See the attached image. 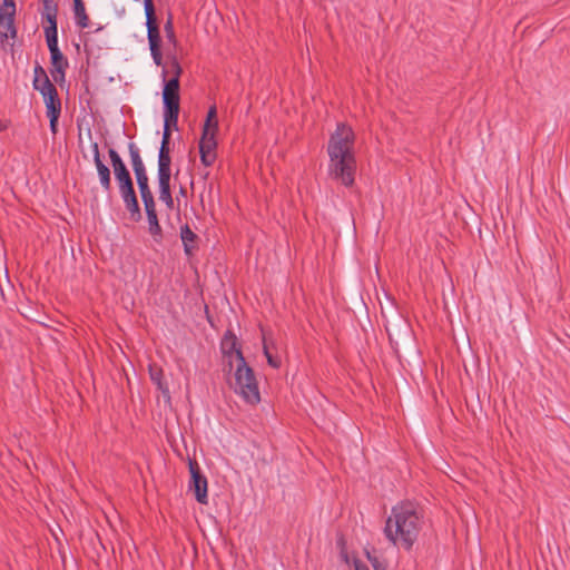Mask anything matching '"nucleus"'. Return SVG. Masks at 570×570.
I'll use <instances>...</instances> for the list:
<instances>
[{
	"mask_svg": "<svg viewBox=\"0 0 570 570\" xmlns=\"http://www.w3.org/2000/svg\"><path fill=\"white\" fill-rule=\"evenodd\" d=\"M423 528V515L411 501L395 504L385 520L383 533L395 548L410 551L417 541Z\"/></svg>",
	"mask_w": 570,
	"mask_h": 570,
	"instance_id": "f257e3e1",
	"label": "nucleus"
},
{
	"mask_svg": "<svg viewBox=\"0 0 570 570\" xmlns=\"http://www.w3.org/2000/svg\"><path fill=\"white\" fill-rule=\"evenodd\" d=\"M355 135L351 127L338 124L327 146L328 173L344 186H352L356 170L354 151Z\"/></svg>",
	"mask_w": 570,
	"mask_h": 570,
	"instance_id": "f03ea898",
	"label": "nucleus"
},
{
	"mask_svg": "<svg viewBox=\"0 0 570 570\" xmlns=\"http://www.w3.org/2000/svg\"><path fill=\"white\" fill-rule=\"evenodd\" d=\"M108 155H109V158H110V161H111V165L114 168V174H115L116 180L118 181L119 191H120L121 198L126 205V208L130 213L132 219L138 220V219H140L141 215H140V208L138 205V200H137V197H136V194L134 190V185H132L130 174H129L124 160L121 159V157L115 149L110 148L108 151Z\"/></svg>",
	"mask_w": 570,
	"mask_h": 570,
	"instance_id": "7ed1b4c3",
	"label": "nucleus"
},
{
	"mask_svg": "<svg viewBox=\"0 0 570 570\" xmlns=\"http://www.w3.org/2000/svg\"><path fill=\"white\" fill-rule=\"evenodd\" d=\"M234 390L248 404L261 402V393L254 371L246 363L243 354H238V364L234 365Z\"/></svg>",
	"mask_w": 570,
	"mask_h": 570,
	"instance_id": "20e7f679",
	"label": "nucleus"
},
{
	"mask_svg": "<svg viewBox=\"0 0 570 570\" xmlns=\"http://www.w3.org/2000/svg\"><path fill=\"white\" fill-rule=\"evenodd\" d=\"M170 71L174 73L173 78L166 80L163 89L164 114H167L169 121H178L179 116V76L181 68L176 59L170 63ZM166 76V72H163Z\"/></svg>",
	"mask_w": 570,
	"mask_h": 570,
	"instance_id": "39448f33",
	"label": "nucleus"
},
{
	"mask_svg": "<svg viewBox=\"0 0 570 570\" xmlns=\"http://www.w3.org/2000/svg\"><path fill=\"white\" fill-rule=\"evenodd\" d=\"M147 38L149 42L150 53L157 66L161 65L163 57L160 52V35L156 23L155 8L153 0H144Z\"/></svg>",
	"mask_w": 570,
	"mask_h": 570,
	"instance_id": "423d86ee",
	"label": "nucleus"
},
{
	"mask_svg": "<svg viewBox=\"0 0 570 570\" xmlns=\"http://www.w3.org/2000/svg\"><path fill=\"white\" fill-rule=\"evenodd\" d=\"M128 150L131 166L136 176L137 185L140 191V196H147L149 194H153L148 185L147 171L144 161L140 157V151L138 147L134 142H130L128 145Z\"/></svg>",
	"mask_w": 570,
	"mask_h": 570,
	"instance_id": "0eeeda50",
	"label": "nucleus"
},
{
	"mask_svg": "<svg viewBox=\"0 0 570 570\" xmlns=\"http://www.w3.org/2000/svg\"><path fill=\"white\" fill-rule=\"evenodd\" d=\"M188 466L191 476L189 482V490L194 492L195 498L199 503L207 504V479L202 474L199 465L196 461L189 460Z\"/></svg>",
	"mask_w": 570,
	"mask_h": 570,
	"instance_id": "6e6552de",
	"label": "nucleus"
},
{
	"mask_svg": "<svg viewBox=\"0 0 570 570\" xmlns=\"http://www.w3.org/2000/svg\"><path fill=\"white\" fill-rule=\"evenodd\" d=\"M216 135H217V132H212V131H203V134H202V138L199 141V154H200V161L206 167L212 166L215 163L216 157H217Z\"/></svg>",
	"mask_w": 570,
	"mask_h": 570,
	"instance_id": "1a4fd4ad",
	"label": "nucleus"
},
{
	"mask_svg": "<svg viewBox=\"0 0 570 570\" xmlns=\"http://www.w3.org/2000/svg\"><path fill=\"white\" fill-rule=\"evenodd\" d=\"M220 348L232 370L234 365L238 364V354H243L236 335L229 331L226 332L222 340Z\"/></svg>",
	"mask_w": 570,
	"mask_h": 570,
	"instance_id": "9d476101",
	"label": "nucleus"
},
{
	"mask_svg": "<svg viewBox=\"0 0 570 570\" xmlns=\"http://www.w3.org/2000/svg\"><path fill=\"white\" fill-rule=\"evenodd\" d=\"M47 20L49 26L45 28V36L48 49L51 52L59 51L58 47V30H57V20H56V8L48 9L47 11Z\"/></svg>",
	"mask_w": 570,
	"mask_h": 570,
	"instance_id": "9b49d317",
	"label": "nucleus"
},
{
	"mask_svg": "<svg viewBox=\"0 0 570 570\" xmlns=\"http://www.w3.org/2000/svg\"><path fill=\"white\" fill-rule=\"evenodd\" d=\"M16 8H2L0 7V36L4 38H14L16 28L13 24Z\"/></svg>",
	"mask_w": 570,
	"mask_h": 570,
	"instance_id": "f8f14e48",
	"label": "nucleus"
},
{
	"mask_svg": "<svg viewBox=\"0 0 570 570\" xmlns=\"http://www.w3.org/2000/svg\"><path fill=\"white\" fill-rule=\"evenodd\" d=\"M50 59H51V66H52V69H51L52 78L55 79V81L63 80L66 69L68 68V60L66 59V57L62 55V52L60 50L56 51V52H51Z\"/></svg>",
	"mask_w": 570,
	"mask_h": 570,
	"instance_id": "ddd939ff",
	"label": "nucleus"
},
{
	"mask_svg": "<svg viewBox=\"0 0 570 570\" xmlns=\"http://www.w3.org/2000/svg\"><path fill=\"white\" fill-rule=\"evenodd\" d=\"M149 376L153 383L157 385V389L161 392L163 396L169 401L170 393L168 385L164 380L163 368L155 364L149 365Z\"/></svg>",
	"mask_w": 570,
	"mask_h": 570,
	"instance_id": "4468645a",
	"label": "nucleus"
},
{
	"mask_svg": "<svg viewBox=\"0 0 570 570\" xmlns=\"http://www.w3.org/2000/svg\"><path fill=\"white\" fill-rule=\"evenodd\" d=\"M159 186V199L165 203L168 209L174 208V199L170 191L171 175L157 176Z\"/></svg>",
	"mask_w": 570,
	"mask_h": 570,
	"instance_id": "2eb2a0df",
	"label": "nucleus"
},
{
	"mask_svg": "<svg viewBox=\"0 0 570 570\" xmlns=\"http://www.w3.org/2000/svg\"><path fill=\"white\" fill-rule=\"evenodd\" d=\"M171 158L169 146L161 145L158 154V174L157 176L171 175Z\"/></svg>",
	"mask_w": 570,
	"mask_h": 570,
	"instance_id": "dca6fc26",
	"label": "nucleus"
},
{
	"mask_svg": "<svg viewBox=\"0 0 570 570\" xmlns=\"http://www.w3.org/2000/svg\"><path fill=\"white\" fill-rule=\"evenodd\" d=\"M95 166L99 176V181L105 191H110L111 189V177L110 169L107 165L104 164L101 157H96Z\"/></svg>",
	"mask_w": 570,
	"mask_h": 570,
	"instance_id": "f3484780",
	"label": "nucleus"
},
{
	"mask_svg": "<svg viewBox=\"0 0 570 570\" xmlns=\"http://www.w3.org/2000/svg\"><path fill=\"white\" fill-rule=\"evenodd\" d=\"M73 13L76 24L80 28H87L89 26V17L86 12L85 3L82 0H73Z\"/></svg>",
	"mask_w": 570,
	"mask_h": 570,
	"instance_id": "a211bd4d",
	"label": "nucleus"
},
{
	"mask_svg": "<svg viewBox=\"0 0 570 570\" xmlns=\"http://www.w3.org/2000/svg\"><path fill=\"white\" fill-rule=\"evenodd\" d=\"M196 237V234L189 228L188 225L181 226L180 238L184 245V250L188 256L193 254Z\"/></svg>",
	"mask_w": 570,
	"mask_h": 570,
	"instance_id": "6ab92c4d",
	"label": "nucleus"
},
{
	"mask_svg": "<svg viewBox=\"0 0 570 570\" xmlns=\"http://www.w3.org/2000/svg\"><path fill=\"white\" fill-rule=\"evenodd\" d=\"M42 97H43V100L46 104L47 115H60L61 102L58 97L57 90L53 94H50L49 96H42Z\"/></svg>",
	"mask_w": 570,
	"mask_h": 570,
	"instance_id": "aec40b11",
	"label": "nucleus"
},
{
	"mask_svg": "<svg viewBox=\"0 0 570 570\" xmlns=\"http://www.w3.org/2000/svg\"><path fill=\"white\" fill-rule=\"evenodd\" d=\"M203 131H218L217 110L215 106H212L208 109L207 117L203 126Z\"/></svg>",
	"mask_w": 570,
	"mask_h": 570,
	"instance_id": "412c9836",
	"label": "nucleus"
},
{
	"mask_svg": "<svg viewBox=\"0 0 570 570\" xmlns=\"http://www.w3.org/2000/svg\"><path fill=\"white\" fill-rule=\"evenodd\" d=\"M148 230L156 242H159L163 236V230L158 222L157 213L147 215Z\"/></svg>",
	"mask_w": 570,
	"mask_h": 570,
	"instance_id": "4be33fe9",
	"label": "nucleus"
},
{
	"mask_svg": "<svg viewBox=\"0 0 570 570\" xmlns=\"http://www.w3.org/2000/svg\"><path fill=\"white\" fill-rule=\"evenodd\" d=\"M33 88L40 91L42 96H49L57 90L49 78L33 79Z\"/></svg>",
	"mask_w": 570,
	"mask_h": 570,
	"instance_id": "5701e85b",
	"label": "nucleus"
},
{
	"mask_svg": "<svg viewBox=\"0 0 570 570\" xmlns=\"http://www.w3.org/2000/svg\"><path fill=\"white\" fill-rule=\"evenodd\" d=\"M263 351L264 355L266 356L268 365L272 366L273 368H278L282 363L281 357L272 354L265 335L263 336Z\"/></svg>",
	"mask_w": 570,
	"mask_h": 570,
	"instance_id": "b1692460",
	"label": "nucleus"
},
{
	"mask_svg": "<svg viewBox=\"0 0 570 570\" xmlns=\"http://www.w3.org/2000/svg\"><path fill=\"white\" fill-rule=\"evenodd\" d=\"M164 120H165V126H164V134H163V139H161V145H165V146H169V141H170V127H175L177 128V122L178 121H169L168 118H167V114H164Z\"/></svg>",
	"mask_w": 570,
	"mask_h": 570,
	"instance_id": "393cba45",
	"label": "nucleus"
},
{
	"mask_svg": "<svg viewBox=\"0 0 570 570\" xmlns=\"http://www.w3.org/2000/svg\"><path fill=\"white\" fill-rule=\"evenodd\" d=\"M366 558L371 563L373 570H389L386 562L382 561L376 556H373L371 552L366 551Z\"/></svg>",
	"mask_w": 570,
	"mask_h": 570,
	"instance_id": "a878e982",
	"label": "nucleus"
},
{
	"mask_svg": "<svg viewBox=\"0 0 570 570\" xmlns=\"http://www.w3.org/2000/svg\"><path fill=\"white\" fill-rule=\"evenodd\" d=\"M141 199H142L144 206H145L146 215L156 214V204H155L154 195L149 194L147 196L146 195L141 196Z\"/></svg>",
	"mask_w": 570,
	"mask_h": 570,
	"instance_id": "bb28decb",
	"label": "nucleus"
},
{
	"mask_svg": "<svg viewBox=\"0 0 570 570\" xmlns=\"http://www.w3.org/2000/svg\"><path fill=\"white\" fill-rule=\"evenodd\" d=\"M165 32L169 41H175V32L171 19H168V21L165 23Z\"/></svg>",
	"mask_w": 570,
	"mask_h": 570,
	"instance_id": "cd10ccee",
	"label": "nucleus"
},
{
	"mask_svg": "<svg viewBox=\"0 0 570 570\" xmlns=\"http://www.w3.org/2000/svg\"><path fill=\"white\" fill-rule=\"evenodd\" d=\"M60 115H47L50 122V130L55 135L57 132L58 119Z\"/></svg>",
	"mask_w": 570,
	"mask_h": 570,
	"instance_id": "c85d7f7f",
	"label": "nucleus"
},
{
	"mask_svg": "<svg viewBox=\"0 0 570 570\" xmlns=\"http://www.w3.org/2000/svg\"><path fill=\"white\" fill-rule=\"evenodd\" d=\"M43 78H48L45 69L41 67V66H36L35 68V79H43Z\"/></svg>",
	"mask_w": 570,
	"mask_h": 570,
	"instance_id": "c756f323",
	"label": "nucleus"
},
{
	"mask_svg": "<svg viewBox=\"0 0 570 570\" xmlns=\"http://www.w3.org/2000/svg\"><path fill=\"white\" fill-rule=\"evenodd\" d=\"M91 150H92L94 163H95L96 157H100L99 146L97 142L91 144Z\"/></svg>",
	"mask_w": 570,
	"mask_h": 570,
	"instance_id": "7c9ffc66",
	"label": "nucleus"
},
{
	"mask_svg": "<svg viewBox=\"0 0 570 570\" xmlns=\"http://www.w3.org/2000/svg\"><path fill=\"white\" fill-rule=\"evenodd\" d=\"M355 570H370L368 567L358 560L354 561Z\"/></svg>",
	"mask_w": 570,
	"mask_h": 570,
	"instance_id": "2f4dec72",
	"label": "nucleus"
},
{
	"mask_svg": "<svg viewBox=\"0 0 570 570\" xmlns=\"http://www.w3.org/2000/svg\"><path fill=\"white\" fill-rule=\"evenodd\" d=\"M1 7L10 9V8H16V4H14L13 0H3V4Z\"/></svg>",
	"mask_w": 570,
	"mask_h": 570,
	"instance_id": "473e14b6",
	"label": "nucleus"
},
{
	"mask_svg": "<svg viewBox=\"0 0 570 570\" xmlns=\"http://www.w3.org/2000/svg\"><path fill=\"white\" fill-rule=\"evenodd\" d=\"M7 129V125L0 121V131H3Z\"/></svg>",
	"mask_w": 570,
	"mask_h": 570,
	"instance_id": "72a5a7b5",
	"label": "nucleus"
},
{
	"mask_svg": "<svg viewBox=\"0 0 570 570\" xmlns=\"http://www.w3.org/2000/svg\"><path fill=\"white\" fill-rule=\"evenodd\" d=\"M179 193H180V195L185 196V194H186V190H185V188H184V187H180V190H179Z\"/></svg>",
	"mask_w": 570,
	"mask_h": 570,
	"instance_id": "f704fd0d",
	"label": "nucleus"
}]
</instances>
